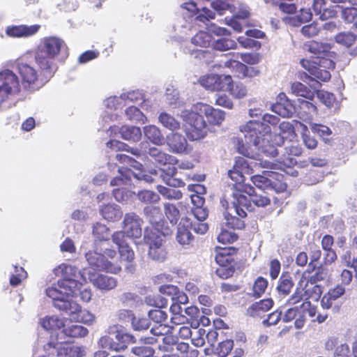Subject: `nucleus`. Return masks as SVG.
Here are the masks:
<instances>
[{
	"instance_id": "obj_26",
	"label": "nucleus",
	"mask_w": 357,
	"mask_h": 357,
	"mask_svg": "<svg viewBox=\"0 0 357 357\" xmlns=\"http://www.w3.org/2000/svg\"><path fill=\"white\" fill-rule=\"evenodd\" d=\"M307 50L317 56L319 59L321 56H330L331 53V45L327 43H321L317 40H311L305 44Z\"/></svg>"
},
{
	"instance_id": "obj_43",
	"label": "nucleus",
	"mask_w": 357,
	"mask_h": 357,
	"mask_svg": "<svg viewBox=\"0 0 357 357\" xmlns=\"http://www.w3.org/2000/svg\"><path fill=\"white\" fill-rule=\"evenodd\" d=\"M71 316L77 321L88 325L92 324L95 320V317L93 314L86 310H82L79 305L77 306L75 312H72Z\"/></svg>"
},
{
	"instance_id": "obj_2",
	"label": "nucleus",
	"mask_w": 357,
	"mask_h": 357,
	"mask_svg": "<svg viewBox=\"0 0 357 357\" xmlns=\"http://www.w3.org/2000/svg\"><path fill=\"white\" fill-rule=\"evenodd\" d=\"M249 143H252L258 151L269 157L278 155L277 147L284 144L283 137L273 134L268 124L251 120L240 128Z\"/></svg>"
},
{
	"instance_id": "obj_10",
	"label": "nucleus",
	"mask_w": 357,
	"mask_h": 357,
	"mask_svg": "<svg viewBox=\"0 0 357 357\" xmlns=\"http://www.w3.org/2000/svg\"><path fill=\"white\" fill-rule=\"evenodd\" d=\"M85 257L91 267L96 270L115 274L121 270L119 264L109 261L103 254L90 250L86 253Z\"/></svg>"
},
{
	"instance_id": "obj_4",
	"label": "nucleus",
	"mask_w": 357,
	"mask_h": 357,
	"mask_svg": "<svg viewBox=\"0 0 357 357\" xmlns=\"http://www.w3.org/2000/svg\"><path fill=\"white\" fill-rule=\"evenodd\" d=\"M148 153L159 165H169L166 168L160 169V177L162 180L169 186L174 188L184 187L185 183L181 179L175 177L177 169L174 166L178 163L176 157L171 155L162 150L156 148H149Z\"/></svg>"
},
{
	"instance_id": "obj_14",
	"label": "nucleus",
	"mask_w": 357,
	"mask_h": 357,
	"mask_svg": "<svg viewBox=\"0 0 357 357\" xmlns=\"http://www.w3.org/2000/svg\"><path fill=\"white\" fill-rule=\"evenodd\" d=\"M143 221L135 213H126L123 221V230L126 236L132 238L142 236V224Z\"/></svg>"
},
{
	"instance_id": "obj_45",
	"label": "nucleus",
	"mask_w": 357,
	"mask_h": 357,
	"mask_svg": "<svg viewBox=\"0 0 357 357\" xmlns=\"http://www.w3.org/2000/svg\"><path fill=\"white\" fill-rule=\"evenodd\" d=\"M176 241L179 244L185 247L192 245L194 241V237L188 228L179 226L176 234Z\"/></svg>"
},
{
	"instance_id": "obj_42",
	"label": "nucleus",
	"mask_w": 357,
	"mask_h": 357,
	"mask_svg": "<svg viewBox=\"0 0 357 357\" xmlns=\"http://www.w3.org/2000/svg\"><path fill=\"white\" fill-rule=\"evenodd\" d=\"M144 133L152 143L157 145L162 144L164 138L160 130L156 126L151 125L145 126Z\"/></svg>"
},
{
	"instance_id": "obj_15",
	"label": "nucleus",
	"mask_w": 357,
	"mask_h": 357,
	"mask_svg": "<svg viewBox=\"0 0 357 357\" xmlns=\"http://www.w3.org/2000/svg\"><path fill=\"white\" fill-rule=\"evenodd\" d=\"M37 48L57 58L61 52L68 49L66 43L56 36L43 38Z\"/></svg>"
},
{
	"instance_id": "obj_39",
	"label": "nucleus",
	"mask_w": 357,
	"mask_h": 357,
	"mask_svg": "<svg viewBox=\"0 0 357 357\" xmlns=\"http://www.w3.org/2000/svg\"><path fill=\"white\" fill-rule=\"evenodd\" d=\"M120 132L122 138L128 141L138 142L142 137L140 128L136 126H122Z\"/></svg>"
},
{
	"instance_id": "obj_22",
	"label": "nucleus",
	"mask_w": 357,
	"mask_h": 357,
	"mask_svg": "<svg viewBox=\"0 0 357 357\" xmlns=\"http://www.w3.org/2000/svg\"><path fill=\"white\" fill-rule=\"evenodd\" d=\"M167 144L170 151L175 153H185L188 151L187 139L183 135L177 132L167 135Z\"/></svg>"
},
{
	"instance_id": "obj_41",
	"label": "nucleus",
	"mask_w": 357,
	"mask_h": 357,
	"mask_svg": "<svg viewBox=\"0 0 357 357\" xmlns=\"http://www.w3.org/2000/svg\"><path fill=\"white\" fill-rule=\"evenodd\" d=\"M191 42L197 46L208 47L212 46L213 37L208 32L200 31L192 38Z\"/></svg>"
},
{
	"instance_id": "obj_63",
	"label": "nucleus",
	"mask_w": 357,
	"mask_h": 357,
	"mask_svg": "<svg viewBox=\"0 0 357 357\" xmlns=\"http://www.w3.org/2000/svg\"><path fill=\"white\" fill-rule=\"evenodd\" d=\"M149 317L156 324H164L167 319V314L161 308L151 310L149 312Z\"/></svg>"
},
{
	"instance_id": "obj_55",
	"label": "nucleus",
	"mask_w": 357,
	"mask_h": 357,
	"mask_svg": "<svg viewBox=\"0 0 357 357\" xmlns=\"http://www.w3.org/2000/svg\"><path fill=\"white\" fill-rule=\"evenodd\" d=\"M324 177V172L316 169H310L304 176L303 181L308 185H312L322 181Z\"/></svg>"
},
{
	"instance_id": "obj_53",
	"label": "nucleus",
	"mask_w": 357,
	"mask_h": 357,
	"mask_svg": "<svg viewBox=\"0 0 357 357\" xmlns=\"http://www.w3.org/2000/svg\"><path fill=\"white\" fill-rule=\"evenodd\" d=\"M63 332L66 336L71 337H82L88 334V330L86 328L77 324L64 328Z\"/></svg>"
},
{
	"instance_id": "obj_64",
	"label": "nucleus",
	"mask_w": 357,
	"mask_h": 357,
	"mask_svg": "<svg viewBox=\"0 0 357 357\" xmlns=\"http://www.w3.org/2000/svg\"><path fill=\"white\" fill-rule=\"evenodd\" d=\"M234 347V342L231 340H226L219 343L217 353L220 357H227Z\"/></svg>"
},
{
	"instance_id": "obj_61",
	"label": "nucleus",
	"mask_w": 357,
	"mask_h": 357,
	"mask_svg": "<svg viewBox=\"0 0 357 357\" xmlns=\"http://www.w3.org/2000/svg\"><path fill=\"white\" fill-rule=\"evenodd\" d=\"M138 199L144 203L151 204L159 201L160 197L155 192L151 190H140L137 194Z\"/></svg>"
},
{
	"instance_id": "obj_54",
	"label": "nucleus",
	"mask_w": 357,
	"mask_h": 357,
	"mask_svg": "<svg viewBox=\"0 0 357 357\" xmlns=\"http://www.w3.org/2000/svg\"><path fill=\"white\" fill-rule=\"evenodd\" d=\"M144 301L148 305L156 308H164L168 305L167 299L160 294L149 295L145 297Z\"/></svg>"
},
{
	"instance_id": "obj_16",
	"label": "nucleus",
	"mask_w": 357,
	"mask_h": 357,
	"mask_svg": "<svg viewBox=\"0 0 357 357\" xmlns=\"http://www.w3.org/2000/svg\"><path fill=\"white\" fill-rule=\"evenodd\" d=\"M195 107L197 110L206 116L210 125L220 126L225 120V112L221 109H215L209 105L202 102L197 103Z\"/></svg>"
},
{
	"instance_id": "obj_25",
	"label": "nucleus",
	"mask_w": 357,
	"mask_h": 357,
	"mask_svg": "<svg viewBox=\"0 0 357 357\" xmlns=\"http://www.w3.org/2000/svg\"><path fill=\"white\" fill-rule=\"evenodd\" d=\"M159 291L166 296H170L172 302L185 305L188 303V297L176 286L172 284H164L160 287Z\"/></svg>"
},
{
	"instance_id": "obj_51",
	"label": "nucleus",
	"mask_w": 357,
	"mask_h": 357,
	"mask_svg": "<svg viewBox=\"0 0 357 357\" xmlns=\"http://www.w3.org/2000/svg\"><path fill=\"white\" fill-rule=\"evenodd\" d=\"M301 287L303 288L304 294L307 296V298H314L315 299H318L320 298L323 292V287L321 284H317V283L313 284H310V283H303V286Z\"/></svg>"
},
{
	"instance_id": "obj_9",
	"label": "nucleus",
	"mask_w": 357,
	"mask_h": 357,
	"mask_svg": "<svg viewBox=\"0 0 357 357\" xmlns=\"http://www.w3.org/2000/svg\"><path fill=\"white\" fill-rule=\"evenodd\" d=\"M199 83L212 92L225 91L232 84V77L229 75L211 73L200 77Z\"/></svg>"
},
{
	"instance_id": "obj_27",
	"label": "nucleus",
	"mask_w": 357,
	"mask_h": 357,
	"mask_svg": "<svg viewBox=\"0 0 357 357\" xmlns=\"http://www.w3.org/2000/svg\"><path fill=\"white\" fill-rule=\"evenodd\" d=\"M90 280L94 286L101 290H111L117 284L115 278L102 274H93L90 276Z\"/></svg>"
},
{
	"instance_id": "obj_8",
	"label": "nucleus",
	"mask_w": 357,
	"mask_h": 357,
	"mask_svg": "<svg viewBox=\"0 0 357 357\" xmlns=\"http://www.w3.org/2000/svg\"><path fill=\"white\" fill-rule=\"evenodd\" d=\"M15 70L21 78V86L25 90L33 89L38 83L43 84L50 79H44L42 71L40 73L30 64L17 61L15 63Z\"/></svg>"
},
{
	"instance_id": "obj_21",
	"label": "nucleus",
	"mask_w": 357,
	"mask_h": 357,
	"mask_svg": "<svg viewBox=\"0 0 357 357\" xmlns=\"http://www.w3.org/2000/svg\"><path fill=\"white\" fill-rule=\"evenodd\" d=\"M272 110L282 117H290L294 112V107L284 93H280L277 101L272 106Z\"/></svg>"
},
{
	"instance_id": "obj_24",
	"label": "nucleus",
	"mask_w": 357,
	"mask_h": 357,
	"mask_svg": "<svg viewBox=\"0 0 357 357\" xmlns=\"http://www.w3.org/2000/svg\"><path fill=\"white\" fill-rule=\"evenodd\" d=\"M298 115L303 121L310 123L314 115L317 114V108L312 101L298 99Z\"/></svg>"
},
{
	"instance_id": "obj_38",
	"label": "nucleus",
	"mask_w": 357,
	"mask_h": 357,
	"mask_svg": "<svg viewBox=\"0 0 357 357\" xmlns=\"http://www.w3.org/2000/svg\"><path fill=\"white\" fill-rule=\"evenodd\" d=\"M268 285V282L265 278L262 276L257 277L252 284L250 294L252 297L255 299L261 297L265 294Z\"/></svg>"
},
{
	"instance_id": "obj_46",
	"label": "nucleus",
	"mask_w": 357,
	"mask_h": 357,
	"mask_svg": "<svg viewBox=\"0 0 357 357\" xmlns=\"http://www.w3.org/2000/svg\"><path fill=\"white\" fill-rule=\"evenodd\" d=\"M158 119L164 127L170 130H179L181 128L180 122L166 112H162L159 115Z\"/></svg>"
},
{
	"instance_id": "obj_40",
	"label": "nucleus",
	"mask_w": 357,
	"mask_h": 357,
	"mask_svg": "<svg viewBox=\"0 0 357 357\" xmlns=\"http://www.w3.org/2000/svg\"><path fill=\"white\" fill-rule=\"evenodd\" d=\"M341 17L349 24H352L353 29L357 31V7H342Z\"/></svg>"
},
{
	"instance_id": "obj_32",
	"label": "nucleus",
	"mask_w": 357,
	"mask_h": 357,
	"mask_svg": "<svg viewBox=\"0 0 357 357\" xmlns=\"http://www.w3.org/2000/svg\"><path fill=\"white\" fill-rule=\"evenodd\" d=\"M266 174L269 176V190H273L277 192H281L286 190L287 186L283 181V175L271 171L267 172Z\"/></svg>"
},
{
	"instance_id": "obj_19",
	"label": "nucleus",
	"mask_w": 357,
	"mask_h": 357,
	"mask_svg": "<svg viewBox=\"0 0 357 357\" xmlns=\"http://www.w3.org/2000/svg\"><path fill=\"white\" fill-rule=\"evenodd\" d=\"M40 29V25H13L6 29V33L11 38H28L37 33Z\"/></svg>"
},
{
	"instance_id": "obj_20",
	"label": "nucleus",
	"mask_w": 357,
	"mask_h": 357,
	"mask_svg": "<svg viewBox=\"0 0 357 357\" xmlns=\"http://www.w3.org/2000/svg\"><path fill=\"white\" fill-rule=\"evenodd\" d=\"M326 277V272L322 266H319V267L312 266L311 268L308 266V268L303 271L298 285L302 287L303 283L313 284L324 280Z\"/></svg>"
},
{
	"instance_id": "obj_36",
	"label": "nucleus",
	"mask_w": 357,
	"mask_h": 357,
	"mask_svg": "<svg viewBox=\"0 0 357 357\" xmlns=\"http://www.w3.org/2000/svg\"><path fill=\"white\" fill-rule=\"evenodd\" d=\"M235 63L236 70L238 73L237 76L240 79L254 77L259 74V70L255 67L248 66L240 61H236Z\"/></svg>"
},
{
	"instance_id": "obj_62",
	"label": "nucleus",
	"mask_w": 357,
	"mask_h": 357,
	"mask_svg": "<svg viewBox=\"0 0 357 357\" xmlns=\"http://www.w3.org/2000/svg\"><path fill=\"white\" fill-rule=\"evenodd\" d=\"M308 246V251L310 253V259L308 266L311 268L312 266H316L314 263L317 262L321 259V250H320L319 247L314 243H309Z\"/></svg>"
},
{
	"instance_id": "obj_30",
	"label": "nucleus",
	"mask_w": 357,
	"mask_h": 357,
	"mask_svg": "<svg viewBox=\"0 0 357 357\" xmlns=\"http://www.w3.org/2000/svg\"><path fill=\"white\" fill-rule=\"evenodd\" d=\"M284 322H290L295 319V327L296 328H301L305 322V317L300 307H295L288 309L284 315L283 316Z\"/></svg>"
},
{
	"instance_id": "obj_6",
	"label": "nucleus",
	"mask_w": 357,
	"mask_h": 357,
	"mask_svg": "<svg viewBox=\"0 0 357 357\" xmlns=\"http://www.w3.org/2000/svg\"><path fill=\"white\" fill-rule=\"evenodd\" d=\"M166 236L155 231L145 229L144 241L149 247L148 255L152 260L162 262L166 259L167 252L163 238Z\"/></svg>"
},
{
	"instance_id": "obj_50",
	"label": "nucleus",
	"mask_w": 357,
	"mask_h": 357,
	"mask_svg": "<svg viewBox=\"0 0 357 357\" xmlns=\"http://www.w3.org/2000/svg\"><path fill=\"white\" fill-rule=\"evenodd\" d=\"M294 287V282L289 275H282L279 279L277 289L283 296L288 295Z\"/></svg>"
},
{
	"instance_id": "obj_7",
	"label": "nucleus",
	"mask_w": 357,
	"mask_h": 357,
	"mask_svg": "<svg viewBox=\"0 0 357 357\" xmlns=\"http://www.w3.org/2000/svg\"><path fill=\"white\" fill-rule=\"evenodd\" d=\"M185 132L190 140H199L208 133L207 123L202 114L188 112L185 116Z\"/></svg>"
},
{
	"instance_id": "obj_60",
	"label": "nucleus",
	"mask_w": 357,
	"mask_h": 357,
	"mask_svg": "<svg viewBox=\"0 0 357 357\" xmlns=\"http://www.w3.org/2000/svg\"><path fill=\"white\" fill-rule=\"evenodd\" d=\"M107 146L115 151H126L132 153L133 155H139V153L137 149H130L129 146L121 142L111 139L107 143Z\"/></svg>"
},
{
	"instance_id": "obj_44",
	"label": "nucleus",
	"mask_w": 357,
	"mask_h": 357,
	"mask_svg": "<svg viewBox=\"0 0 357 357\" xmlns=\"http://www.w3.org/2000/svg\"><path fill=\"white\" fill-rule=\"evenodd\" d=\"M356 40V36L351 31H342L335 36V41L346 47L352 46Z\"/></svg>"
},
{
	"instance_id": "obj_49",
	"label": "nucleus",
	"mask_w": 357,
	"mask_h": 357,
	"mask_svg": "<svg viewBox=\"0 0 357 357\" xmlns=\"http://www.w3.org/2000/svg\"><path fill=\"white\" fill-rule=\"evenodd\" d=\"M236 47V43L234 40L227 37H222L215 40H213L211 47L218 51H227L234 49Z\"/></svg>"
},
{
	"instance_id": "obj_13",
	"label": "nucleus",
	"mask_w": 357,
	"mask_h": 357,
	"mask_svg": "<svg viewBox=\"0 0 357 357\" xmlns=\"http://www.w3.org/2000/svg\"><path fill=\"white\" fill-rule=\"evenodd\" d=\"M51 348L56 349L57 357H84L86 355L85 347L71 342H63L55 344L50 342L44 346L46 351Z\"/></svg>"
},
{
	"instance_id": "obj_29",
	"label": "nucleus",
	"mask_w": 357,
	"mask_h": 357,
	"mask_svg": "<svg viewBox=\"0 0 357 357\" xmlns=\"http://www.w3.org/2000/svg\"><path fill=\"white\" fill-rule=\"evenodd\" d=\"M273 305L271 298H265L252 303L247 310L248 314L251 317L260 316L268 311Z\"/></svg>"
},
{
	"instance_id": "obj_57",
	"label": "nucleus",
	"mask_w": 357,
	"mask_h": 357,
	"mask_svg": "<svg viewBox=\"0 0 357 357\" xmlns=\"http://www.w3.org/2000/svg\"><path fill=\"white\" fill-rule=\"evenodd\" d=\"M165 214L172 225H176L180 218V213L177 207L173 204L167 203L164 205Z\"/></svg>"
},
{
	"instance_id": "obj_56",
	"label": "nucleus",
	"mask_w": 357,
	"mask_h": 357,
	"mask_svg": "<svg viewBox=\"0 0 357 357\" xmlns=\"http://www.w3.org/2000/svg\"><path fill=\"white\" fill-rule=\"evenodd\" d=\"M268 171L263 172V174H256L251 177V181L258 188L263 190H269V176L266 174Z\"/></svg>"
},
{
	"instance_id": "obj_12",
	"label": "nucleus",
	"mask_w": 357,
	"mask_h": 357,
	"mask_svg": "<svg viewBox=\"0 0 357 357\" xmlns=\"http://www.w3.org/2000/svg\"><path fill=\"white\" fill-rule=\"evenodd\" d=\"M146 218L152 225L149 230L155 231L165 235H170L172 233L171 229L165 225L161 209L158 206H148L144 209Z\"/></svg>"
},
{
	"instance_id": "obj_37",
	"label": "nucleus",
	"mask_w": 357,
	"mask_h": 357,
	"mask_svg": "<svg viewBox=\"0 0 357 357\" xmlns=\"http://www.w3.org/2000/svg\"><path fill=\"white\" fill-rule=\"evenodd\" d=\"M312 18V13L310 8H301L296 15L289 17V22L294 26H299L310 22Z\"/></svg>"
},
{
	"instance_id": "obj_34",
	"label": "nucleus",
	"mask_w": 357,
	"mask_h": 357,
	"mask_svg": "<svg viewBox=\"0 0 357 357\" xmlns=\"http://www.w3.org/2000/svg\"><path fill=\"white\" fill-rule=\"evenodd\" d=\"M40 324L47 331H56L65 326L63 320L57 316H46L41 319Z\"/></svg>"
},
{
	"instance_id": "obj_47",
	"label": "nucleus",
	"mask_w": 357,
	"mask_h": 357,
	"mask_svg": "<svg viewBox=\"0 0 357 357\" xmlns=\"http://www.w3.org/2000/svg\"><path fill=\"white\" fill-rule=\"evenodd\" d=\"M218 267L216 268L215 273V275L222 280H227L231 278L238 267L229 265L226 263L217 264Z\"/></svg>"
},
{
	"instance_id": "obj_23",
	"label": "nucleus",
	"mask_w": 357,
	"mask_h": 357,
	"mask_svg": "<svg viewBox=\"0 0 357 357\" xmlns=\"http://www.w3.org/2000/svg\"><path fill=\"white\" fill-rule=\"evenodd\" d=\"M300 63L308 73L321 82H328L331 79V75L328 70L319 68L318 63L308 59H302Z\"/></svg>"
},
{
	"instance_id": "obj_52",
	"label": "nucleus",
	"mask_w": 357,
	"mask_h": 357,
	"mask_svg": "<svg viewBox=\"0 0 357 357\" xmlns=\"http://www.w3.org/2000/svg\"><path fill=\"white\" fill-rule=\"evenodd\" d=\"M158 192L165 199L178 200L182 198L183 193L180 190L172 189L158 185L156 187Z\"/></svg>"
},
{
	"instance_id": "obj_3",
	"label": "nucleus",
	"mask_w": 357,
	"mask_h": 357,
	"mask_svg": "<svg viewBox=\"0 0 357 357\" xmlns=\"http://www.w3.org/2000/svg\"><path fill=\"white\" fill-rule=\"evenodd\" d=\"M22 91L19 77L11 70L0 71V110L11 108Z\"/></svg>"
},
{
	"instance_id": "obj_1",
	"label": "nucleus",
	"mask_w": 357,
	"mask_h": 357,
	"mask_svg": "<svg viewBox=\"0 0 357 357\" xmlns=\"http://www.w3.org/2000/svg\"><path fill=\"white\" fill-rule=\"evenodd\" d=\"M253 169L248 160L242 157L235 158L234 165L227 172L229 178L232 181L230 184L232 190V204L241 217H246L247 213L242 207L249 205L248 197L245 195L255 192V188L245 183L244 174H252Z\"/></svg>"
},
{
	"instance_id": "obj_31",
	"label": "nucleus",
	"mask_w": 357,
	"mask_h": 357,
	"mask_svg": "<svg viewBox=\"0 0 357 357\" xmlns=\"http://www.w3.org/2000/svg\"><path fill=\"white\" fill-rule=\"evenodd\" d=\"M100 214L102 218L108 221H117L123 215L120 208L115 204L104 205L100 209Z\"/></svg>"
},
{
	"instance_id": "obj_58",
	"label": "nucleus",
	"mask_w": 357,
	"mask_h": 357,
	"mask_svg": "<svg viewBox=\"0 0 357 357\" xmlns=\"http://www.w3.org/2000/svg\"><path fill=\"white\" fill-rule=\"evenodd\" d=\"M238 217L233 216L230 214L225 215L226 225L229 228L233 229H243L245 228V222L243 218L245 217H241L237 213Z\"/></svg>"
},
{
	"instance_id": "obj_59",
	"label": "nucleus",
	"mask_w": 357,
	"mask_h": 357,
	"mask_svg": "<svg viewBox=\"0 0 357 357\" xmlns=\"http://www.w3.org/2000/svg\"><path fill=\"white\" fill-rule=\"evenodd\" d=\"M249 196V205L247 207H242V208L245 211L244 208L248 210L249 207L251 206L250 202H252L255 206L258 207H264L271 204V200L268 197L262 195H257L255 194V192L252 193L251 195H248Z\"/></svg>"
},
{
	"instance_id": "obj_28",
	"label": "nucleus",
	"mask_w": 357,
	"mask_h": 357,
	"mask_svg": "<svg viewBox=\"0 0 357 357\" xmlns=\"http://www.w3.org/2000/svg\"><path fill=\"white\" fill-rule=\"evenodd\" d=\"M298 127L302 128L305 132L307 131V127L300 121H294L293 123L282 121L279 126L280 133L276 134L282 136L284 141L285 137L293 138L296 137L295 128Z\"/></svg>"
},
{
	"instance_id": "obj_35",
	"label": "nucleus",
	"mask_w": 357,
	"mask_h": 357,
	"mask_svg": "<svg viewBox=\"0 0 357 357\" xmlns=\"http://www.w3.org/2000/svg\"><path fill=\"white\" fill-rule=\"evenodd\" d=\"M119 176H116L110 181L112 186L127 184L131 181V176L137 177V175L128 167H121L119 169Z\"/></svg>"
},
{
	"instance_id": "obj_33",
	"label": "nucleus",
	"mask_w": 357,
	"mask_h": 357,
	"mask_svg": "<svg viewBox=\"0 0 357 357\" xmlns=\"http://www.w3.org/2000/svg\"><path fill=\"white\" fill-rule=\"evenodd\" d=\"M291 90L292 93L297 96L303 97L306 100L313 101L314 99V91L310 90L300 82H295L292 83Z\"/></svg>"
},
{
	"instance_id": "obj_48",
	"label": "nucleus",
	"mask_w": 357,
	"mask_h": 357,
	"mask_svg": "<svg viewBox=\"0 0 357 357\" xmlns=\"http://www.w3.org/2000/svg\"><path fill=\"white\" fill-rule=\"evenodd\" d=\"M227 91L236 99L243 98L248 95L247 87L243 83H234L233 80L232 84L227 87Z\"/></svg>"
},
{
	"instance_id": "obj_17",
	"label": "nucleus",
	"mask_w": 357,
	"mask_h": 357,
	"mask_svg": "<svg viewBox=\"0 0 357 357\" xmlns=\"http://www.w3.org/2000/svg\"><path fill=\"white\" fill-rule=\"evenodd\" d=\"M238 248L235 247H216L215 261L217 264L226 263L238 266Z\"/></svg>"
},
{
	"instance_id": "obj_5",
	"label": "nucleus",
	"mask_w": 357,
	"mask_h": 357,
	"mask_svg": "<svg viewBox=\"0 0 357 357\" xmlns=\"http://www.w3.org/2000/svg\"><path fill=\"white\" fill-rule=\"evenodd\" d=\"M61 267H62L63 277L59 280L56 284H54L46 289V295L50 298L73 297L81 285L76 279L66 275L68 273L72 274L74 271L71 266L62 264Z\"/></svg>"
},
{
	"instance_id": "obj_11",
	"label": "nucleus",
	"mask_w": 357,
	"mask_h": 357,
	"mask_svg": "<svg viewBox=\"0 0 357 357\" xmlns=\"http://www.w3.org/2000/svg\"><path fill=\"white\" fill-rule=\"evenodd\" d=\"M35 61L38 65L44 79H50L58 69L57 57L37 48L35 53Z\"/></svg>"
},
{
	"instance_id": "obj_18",
	"label": "nucleus",
	"mask_w": 357,
	"mask_h": 357,
	"mask_svg": "<svg viewBox=\"0 0 357 357\" xmlns=\"http://www.w3.org/2000/svg\"><path fill=\"white\" fill-rule=\"evenodd\" d=\"M106 347L114 351L124 350L128 347V344L130 343H135V338L133 335L128 333H122L119 331L115 335V340L109 337H105L103 339Z\"/></svg>"
}]
</instances>
